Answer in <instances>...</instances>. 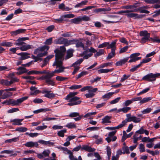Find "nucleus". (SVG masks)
I'll return each mask as SVG.
<instances>
[{
  "label": "nucleus",
  "mask_w": 160,
  "mask_h": 160,
  "mask_svg": "<svg viewBox=\"0 0 160 160\" xmlns=\"http://www.w3.org/2000/svg\"><path fill=\"white\" fill-rule=\"evenodd\" d=\"M63 62L62 61H55L53 63L52 66H56V68H58V69H55L54 71L52 72V74L53 75V77L55 73H59L63 72L64 70L66 68L62 66Z\"/></svg>",
  "instance_id": "1"
},
{
  "label": "nucleus",
  "mask_w": 160,
  "mask_h": 160,
  "mask_svg": "<svg viewBox=\"0 0 160 160\" xmlns=\"http://www.w3.org/2000/svg\"><path fill=\"white\" fill-rule=\"evenodd\" d=\"M160 76V73L153 74L152 73H149L143 77L142 80L148 82L155 81L156 80V78Z\"/></svg>",
  "instance_id": "2"
},
{
  "label": "nucleus",
  "mask_w": 160,
  "mask_h": 160,
  "mask_svg": "<svg viewBox=\"0 0 160 160\" xmlns=\"http://www.w3.org/2000/svg\"><path fill=\"white\" fill-rule=\"evenodd\" d=\"M80 98L77 97H74L69 99V102L67 104V105L69 106H74L78 105L80 104L81 101H78Z\"/></svg>",
  "instance_id": "3"
},
{
  "label": "nucleus",
  "mask_w": 160,
  "mask_h": 160,
  "mask_svg": "<svg viewBox=\"0 0 160 160\" xmlns=\"http://www.w3.org/2000/svg\"><path fill=\"white\" fill-rule=\"evenodd\" d=\"M55 53V61H62L61 59L63 58L64 54L59 50V49H56L54 50Z\"/></svg>",
  "instance_id": "4"
},
{
  "label": "nucleus",
  "mask_w": 160,
  "mask_h": 160,
  "mask_svg": "<svg viewBox=\"0 0 160 160\" xmlns=\"http://www.w3.org/2000/svg\"><path fill=\"white\" fill-rule=\"evenodd\" d=\"M74 15L72 13H69L67 14L62 15L61 16V17L60 18L55 19V22L56 23H62L63 21L64 18H71L74 17Z\"/></svg>",
  "instance_id": "5"
},
{
  "label": "nucleus",
  "mask_w": 160,
  "mask_h": 160,
  "mask_svg": "<svg viewBox=\"0 0 160 160\" xmlns=\"http://www.w3.org/2000/svg\"><path fill=\"white\" fill-rule=\"evenodd\" d=\"M68 116L70 118L76 117L74 118L76 121L80 120L83 117V115H80L79 113L78 112H71Z\"/></svg>",
  "instance_id": "6"
},
{
  "label": "nucleus",
  "mask_w": 160,
  "mask_h": 160,
  "mask_svg": "<svg viewBox=\"0 0 160 160\" xmlns=\"http://www.w3.org/2000/svg\"><path fill=\"white\" fill-rule=\"evenodd\" d=\"M51 91H48L46 90H43L42 91V93H45L44 96L49 99H52L55 97L56 94L53 93H50Z\"/></svg>",
  "instance_id": "7"
},
{
  "label": "nucleus",
  "mask_w": 160,
  "mask_h": 160,
  "mask_svg": "<svg viewBox=\"0 0 160 160\" xmlns=\"http://www.w3.org/2000/svg\"><path fill=\"white\" fill-rule=\"evenodd\" d=\"M66 38L61 37L58 38L56 39L54 41V43L56 44H64L66 46Z\"/></svg>",
  "instance_id": "8"
},
{
  "label": "nucleus",
  "mask_w": 160,
  "mask_h": 160,
  "mask_svg": "<svg viewBox=\"0 0 160 160\" xmlns=\"http://www.w3.org/2000/svg\"><path fill=\"white\" fill-rule=\"evenodd\" d=\"M17 54L19 56H21V57L19 58L21 60H25L30 58L28 55H30V54L26 52H22L17 53Z\"/></svg>",
  "instance_id": "9"
},
{
  "label": "nucleus",
  "mask_w": 160,
  "mask_h": 160,
  "mask_svg": "<svg viewBox=\"0 0 160 160\" xmlns=\"http://www.w3.org/2000/svg\"><path fill=\"white\" fill-rule=\"evenodd\" d=\"M129 58L127 57L124 58L123 59L120 60L115 63L116 66H120L125 64L128 60Z\"/></svg>",
  "instance_id": "10"
},
{
  "label": "nucleus",
  "mask_w": 160,
  "mask_h": 160,
  "mask_svg": "<svg viewBox=\"0 0 160 160\" xmlns=\"http://www.w3.org/2000/svg\"><path fill=\"white\" fill-rule=\"evenodd\" d=\"M24 145L26 147H32L35 146L36 148H38V146L37 142H33L32 141L27 142Z\"/></svg>",
  "instance_id": "11"
},
{
  "label": "nucleus",
  "mask_w": 160,
  "mask_h": 160,
  "mask_svg": "<svg viewBox=\"0 0 160 160\" xmlns=\"http://www.w3.org/2000/svg\"><path fill=\"white\" fill-rule=\"evenodd\" d=\"M26 31V29H20L15 31L11 32V34L12 36H16L19 34L24 33Z\"/></svg>",
  "instance_id": "12"
},
{
  "label": "nucleus",
  "mask_w": 160,
  "mask_h": 160,
  "mask_svg": "<svg viewBox=\"0 0 160 160\" xmlns=\"http://www.w3.org/2000/svg\"><path fill=\"white\" fill-rule=\"evenodd\" d=\"M23 119H14L13 120H11L10 122H13L12 124L14 125H21L22 123L21 122L23 120Z\"/></svg>",
  "instance_id": "13"
},
{
  "label": "nucleus",
  "mask_w": 160,
  "mask_h": 160,
  "mask_svg": "<svg viewBox=\"0 0 160 160\" xmlns=\"http://www.w3.org/2000/svg\"><path fill=\"white\" fill-rule=\"evenodd\" d=\"M12 93L10 92L5 91L3 92L2 96L0 98L5 99L7 98L12 96Z\"/></svg>",
  "instance_id": "14"
},
{
  "label": "nucleus",
  "mask_w": 160,
  "mask_h": 160,
  "mask_svg": "<svg viewBox=\"0 0 160 160\" xmlns=\"http://www.w3.org/2000/svg\"><path fill=\"white\" fill-rule=\"evenodd\" d=\"M111 10V8L108 7L107 8H97L93 10V12L96 13L100 12H106L109 11Z\"/></svg>",
  "instance_id": "15"
},
{
  "label": "nucleus",
  "mask_w": 160,
  "mask_h": 160,
  "mask_svg": "<svg viewBox=\"0 0 160 160\" xmlns=\"http://www.w3.org/2000/svg\"><path fill=\"white\" fill-rule=\"evenodd\" d=\"M85 150L89 152H93L95 150L94 148H92L91 147L87 145H83L81 147V150Z\"/></svg>",
  "instance_id": "16"
},
{
  "label": "nucleus",
  "mask_w": 160,
  "mask_h": 160,
  "mask_svg": "<svg viewBox=\"0 0 160 160\" xmlns=\"http://www.w3.org/2000/svg\"><path fill=\"white\" fill-rule=\"evenodd\" d=\"M112 117L108 115L106 116L102 119L101 123L103 124L111 123V121H110Z\"/></svg>",
  "instance_id": "17"
},
{
  "label": "nucleus",
  "mask_w": 160,
  "mask_h": 160,
  "mask_svg": "<svg viewBox=\"0 0 160 160\" xmlns=\"http://www.w3.org/2000/svg\"><path fill=\"white\" fill-rule=\"evenodd\" d=\"M38 142L43 145H48V146H53L54 143L53 142H51L50 141H46L43 140H39Z\"/></svg>",
  "instance_id": "18"
},
{
  "label": "nucleus",
  "mask_w": 160,
  "mask_h": 160,
  "mask_svg": "<svg viewBox=\"0 0 160 160\" xmlns=\"http://www.w3.org/2000/svg\"><path fill=\"white\" fill-rule=\"evenodd\" d=\"M74 50L72 49H68L67 52V55L65 57V59H67L73 56V52Z\"/></svg>",
  "instance_id": "19"
},
{
  "label": "nucleus",
  "mask_w": 160,
  "mask_h": 160,
  "mask_svg": "<svg viewBox=\"0 0 160 160\" xmlns=\"http://www.w3.org/2000/svg\"><path fill=\"white\" fill-rule=\"evenodd\" d=\"M17 70H20L19 72H17L19 75H21L24 73L28 72V70L27 69L24 67H19L17 69Z\"/></svg>",
  "instance_id": "20"
},
{
  "label": "nucleus",
  "mask_w": 160,
  "mask_h": 160,
  "mask_svg": "<svg viewBox=\"0 0 160 160\" xmlns=\"http://www.w3.org/2000/svg\"><path fill=\"white\" fill-rule=\"evenodd\" d=\"M116 42L115 41L112 42L110 44L109 43V45L107 46V49H109L111 48V51L113 49L114 50V51H115V50L116 48Z\"/></svg>",
  "instance_id": "21"
},
{
  "label": "nucleus",
  "mask_w": 160,
  "mask_h": 160,
  "mask_svg": "<svg viewBox=\"0 0 160 160\" xmlns=\"http://www.w3.org/2000/svg\"><path fill=\"white\" fill-rule=\"evenodd\" d=\"M78 41V40L77 39H73L70 40H68L67 39L66 46H68L71 44H76V42H77Z\"/></svg>",
  "instance_id": "22"
},
{
  "label": "nucleus",
  "mask_w": 160,
  "mask_h": 160,
  "mask_svg": "<svg viewBox=\"0 0 160 160\" xmlns=\"http://www.w3.org/2000/svg\"><path fill=\"white\" fill-rule=\"evenodd\" d=\"M78 93V92H70L67 96L65 99L66 100H68L71 98L75 97V96L77 95Z\"/></svg>",
  "instance_id": "23"
},
{
  "label": "nucleus",
  "mask_w": 160,
  "mask_h": 160,
  "mask_svg": "<svg viewBox=\"0 0 160 160\" xmlns=\"http://www.w3.org/2000/svg\"><path fill=\"white\" fill-rule=\"evenodd\" d=\"M114 70L113 68L109 69H101L98 71V72L100 73H107L109 72H112Z\"/></svg>",
  "instance_id": "24"
},
{
  "label": "nucleus",
  "mask_w": 160,
  "mask_h": 160,
  "mask_svg": "<svg viewBox=\"0 0 160 160\" xmlns=\"http://www.w3.org/2000/svg\"><path fill=\"white\" fill-rule=\"evenodd\" d=\"M13 43L8 42H2L1 43V45L2 46L11 47L12 46Z\"/></svg>",
  "instance_id": "25"
},
{
  "label": "nucleus",
  "mask_w": 160,
  "mask_h": 160,
  "mask_svg": "<svg viewBox=\"0 0 160 160\" xmlns=\"http://www.w3.org/2000/svg\"><path fill=\"white\" fill-rule=\"evenodd\" d=\"M135 116H132L129 117V118H127L125 119V120L123 121V122H124V123L125 125L126 124V123L128 122H130L132 121L133 122H135L136 121H134V119L135 118Z\"/></svg>",
  "instance_id": "26"
},
{
  "label": "nucleus",
  "mask_w": 160,
  "mask_h": 160,
  "mask_svg": "<svg viewBox=\"0 0 160 160\" xmlns=\"http://www.w3.org/2000/svg\"><path fill=\"white\" fill-rule=\"evenodd\" d=\"M53 77V75L52 73H50L49 74H46L45 76H42L41 77L39 78L41 80H45V81L47 79L49 78H51Z\"/></svg>",
  "instance_id": "27"
},
{
  "label": "nucleus",
  "mask_w": 160,
  "mask_h": 160,
  "mask_svg": "<svg viewBox=\"0 0 160 160\" xmlns=\"http://www.w3.org/2000/svg\"><path fill=\"white\" fill-rule=\"evenodd\" d=\"M28 98V96H25L17 99L16 100V102L18 103V105L20 103H21L24 101L27 100Z\"/></svg>",
  "instance_id": "28"
},
{
  "label": "nucleus",
  "mask_w": 160,
  "mask_h": 160,
  "mask_svg": "<svg viewBox=\"0 0 160 160\" xmlns=\"http://www.w3.org/2000/svg\"><path fill=\"white\" fill-rule=\"evenodd\" d=\"M51 78H49L45 80V82L48 85L54 86L55 85V82L51 79Z\"/></svg>",
  "instance_id": "29"
},
{
  "label": "nucleus",
  "mask_w": 160,
  "mask_h": 160,
  "mask_svg": "<svg viewBox=\"0 0 160 160\" xmlns=\"http://www.w3.org/2000/svg\"><path fill=\"white\" fill-rule=\"evenodd\" d=\"M116 55V53L115 51H114V50L112 49L110 53L108 54V57L106 58L107 60L110 59L112 58L113 57H114Z\"/></svg>",
  "instance_id": "30"
},
{
  "label": "nucleus",
  "mask_w": 160,
  "mask_h": 160,
  "mask_svg": "<svg viewBox=\"0 0 160 160\" xmlns=\"http://www.w3.org/2000/svg\"><path fill=\"white\" fill-rule=\"evenodd\" d=\"M20 49L22 51H26L31 48V46L29 45H22Z\"/></svg>",
  "instance_id": "31"
},
{
  "label": "nucleus",
  "mask_w": 160,
  "mask_h": 160,
  "mask_svg": "<svg viewBox=\"0 0 160 160\" xmlns=\"http://www.w3.org/2000/svg\"><path fill=\"white\" fill-rule=\"evenodd\" d=\"M152 98L150 97L144 98H143L142 99H141V100L139 102V103L141 104L144 103L148 102Z\"/></svg>",
  "instance_id": "32"
},
{
  "label": "nucleus",
  "mask_w": 160,
  "mask_h": 160,
  "mask_svg": "<svg viewBox=\"0 0 160 160\" xmlns=\"http://www.w3.org/2000/svg\"><path fill=\"white\" fill-rule=\"evenodd\" d=\"M19 140V138L18 137H15V138H12L9 139H7L5 141V142L7 143H11V142H16Z\"/></svg>",
  "instance_id": "33"
},
{
  "label": "nucleus",
  "mask_w": 160,
  "mask_h": 160,
  "mask_svg": "<svg viewBox=\"0 0 160 160\" xmlns=\"http://www.w3.org/2000/svg\"><path fill=\"white\" fill-rule=\"evenodd\" d=\"M114 93V92H109L106 93L102 96L103 98H107V99L109 98Z\"/></svg>",
  "instance_id": "34"
},
{
  "label": "nucleus",
  "mask_w": 160,
  "mask_h": 160,
  "mask_svg": "<svg viewBox=\"0 0 160 160\" xmlns=\"http://www.w3.org/2000/svg\"><path fill=\"white\" fill-rule=\"evenodd\" d=\"M104 50L103 49H100L98 52H96V53L94 54V57L97 58L104 54Z\"/></svg>",
  "instance_id": "35"
},
{
  "label": "nucleus",
  "mask_w": 160,
  "mask_h": 160,
  "mask_svg": "<svg viewBox=\"0 0 160 160\" xmlns=\"http://www.w3.org/2000/svg\"><path fill=\"white\" fill-rule=\"evenodd\" d=\"M88 74V73L86 71H82L79 74H78L77 76L75 78L76 80L78 79L82 76Z\"/></svg>",
  "instance_id": "36"
},
{
  "label": "nucleus",
  "mask_w": 160,
  "mask_h": 160,
  "mask_svg": "<svg viewBox=\"0 0 160 160\" xmlns=\"http://www.w3.org/2000/svg\"><path fill=\"white\" fill-rule=\"evenodd\" d=\"M69 157L70 160H82L81 156H79L78 157V159H77V158L74 157L73 153L71 155H69Z\"/></svg>",
  "instance_id": "37"
},
{
  "label": "nucleus",
  "mask_w": 160,
  "mask_h": 160,
  "mask_svg": "<svg viewBox=\"0 0 160 160\" xmlns=\"http://www.w3.org/2000/svg\"><path fill=\"white\" fill-rule=\"evenodd\" d=\"M80 21L81 20L80 16L71 20V22L75 24H78Z\"/></svg>",
  "instance_id": "38"
},
{
  "label": "nucleus",
  "mask_w": 160,
  "mask_h": 160,
  "mask_svg": "<svg viewBox=\"0 0 160 160\" xmlns=\"http://www.w3.org/2000/svg\"><path fill=\"white\" fill-rule=\"evenodd\" d=\"M122 149L123 151V154H125V153L128 154L130 153L129 149L128 147L127 146H123L122 148Z\"/></svg>",
  "instance_id": "39"
},
{
  "label": "nucleus",
  "mask_w": 160,
  "mask_h": 160,
  "mask_svg": "<svg viewBox=\"0 0 160 160\" xmlns=\"http://www.w3.org/2000/svg\"><path fill=\"white\" fill-rule=\"evenodd\" d=\"M66 127L69 128H76L77 127L76 125L72 122L67 124Z\"/></svg>",
  "instance_id": "40"
},
{
  "label": "nucleus",
  "mask_w": 160,
  "mask_h": 160,
  "mask_svg": "<svg viewBox=\"0 0 160 160\" xmlns=\"http://www.w3.org/2000/svg\"><path fill=\"white\" fill-rule=\"evenodd\" d=\"M56 80L57 81L62 82L66 80H68V78L57 76L56 77Z\"/></svg>",
  "instance_id": "41"
},
{
  "label": "nucleus",
  "mask_w": 160,
  "mask_h": 160,
  "mask_svg": "<svg viewBox=\"0 0 160 160\" xmlns=\"http://www.w3.org/2000/svg\"><path fill=\"white\" fill-rule=\"evenodd\" d=\"M150 35L145 36L142 38L141 40V42L142 43H145L147 41H150L149 38H150Z\"/></svg>",
  "instance_id": "42"
},
{
  "label": "nucleus",
  "mask_w": 160,
  "mask_h": 160,
  "mask_svg": "<svg viewBox=\"0 0 160 160\" xmlns=\"http://www.w3.org/2000/svg\"><path fill=\"white\" fill-rule=\"evenodd\" d=\"M83 61V59L81 58L72 64V66L73 67H76L78 65L81 64Z\"/></svg>",
  "instance_id": "43"
},
{
  "label": "nucleus",
  "mask_w": 160,
  "mask_h": 160,
  "mask_svg": "<svg viewBox=\"0 0 160 160\" xmlns=\"http://www.w3.org/2000/svg\"><path fill=\"white\" fill-rule=\"evenodd\" d=\"M66 132L67 130L66 129H63L58 131L57 134L59 136L63 137L64 136V133Z\"/></svg>",
  "instance_id": "44"
},
{
  "label": "nucleus",
  "mask_w": 160,
  "mask_h": 160,
  "mask_svg": "<svg viewBox=\"0 0 160 160\" xmlns=\"http://www.w3.org/2000/svg\"><path fill=\"white\" fill-rule=\"evenodd\" d=\"M139 34L140 36L145 37V36L150 35V33H148L146 30L142 31L140 32Z\"/></svg>",
  "instance_id": "45"
},
{
  "label": "nucleus",
  "mask_w": 160,
  "mask_h": 160,
  "mask_svg": "<svg viewBox=\"0 0 160 160\" xmlns=\"http://www.w3.org/2000/svg\"><path fill=\"white\" fill-rule=\"evenodd\" d=\"M145 2L147 3L154 4L160 2V0H144Z\"/></svg>",
  "instance_id": "46"
},
{
  "label": "nucleus",
  "mask_w": 160,
  "mask_h": 160,
  "mask_svg": "<svg viewBox=\"0 0 160 160\" xmlns=\"http://www.w3.org/2000/svg\"><path fill=\"white\" fill-rule=\"evenodd\" d=\"M113 63V62H108L107 63H104L103 64H101L99 68H103L105 67H107L108 66H110Z\"/></svg>",
  "instance_id": "47"
},
{
  "label": "nucleus",
  "mask_w": 160,
  "mask_h": 160,
  "mask_svg": "<svg viewBox=\"0 0 160 160\" xmlns=\"http://www.w3.org/2000/svg\"><path fill=\"white\" fill-rule=\"evenodd\" d=\"M52 42V38H50L48 39H47L44 42V43L47 45H51Z\"/></svg>",
  "instance_id": "48"
},
{
  "label": "nucleus",
  "mask_w": 160,
  "mask_h": 160,
  "mask_svg": "<svg viewBox=\"0 0 160 160\" xmlns=\"http://www.w3.org/2000/svg\"><path fill=\"white\" fill-rule=\"evenodd\" d=\"M76 47L77 48L81 47L83 48H84V45L82 42H80L78 40L76 43Z\"/></svg>",
  "instance_id": "49"
},
{
  "label": "nucleus",
  "mask_w": 160,
  "mask_h": 160,
  "mask_svg": "<svg viewBox=\"0 0 160 160\" xmlns=\"http://www.w3.org/2000/svg\"><path fill=\"white\" fill-rule=\"evenodd\" d=\"M141 64H139L138 65H137V66H132V67H133L132 68L130 69V71L131 72H134L136 70H137V69L140 67H141Z\"/></svg>",
  "instance_id": "50"
},
{
  "label": "nucleus",
  "mask_w": 160,
  "mask_h": 160,
  "mask_svg": "<svg viewBox=\"0 0 160 160\" xmlns=\"http://www.w3.org/2000/svg\"><path fill=\"white\" fill-rule=\"evenodd\" d=\"M39 48L41 51H44L45 50H46V51H47L49 50L50 47L48 46L44 45L42 47H39Z\"/></svg>",
  "instance_id": "51"
},
{
  "label": "nucleus",
  "mask_w": 160,
  "mask_h": 160,
  "mask_svg": "<svg viewBox=\"0 0 160 160\" xmlns=\"http://www.w3.org/2000/svg\"><path fill=\"white\" fill-rule=\"evenodd\" d=\"M81 21H89L90 20V18L86 15H84V16L82 17L80 16Z\"/></svg>",
  "instance_id": "52"
},
{
  "label": "nucleus",
  "mask_w": 160,
  "mask_h": 160,
  "mask_svg": "<svg viewBox=\"0 0 160 160\" xmlns=\"http://www.w3.org/2000/svg\"><path fill=\"white\" fill-rule=\"evenodd\" d=\"M50 152L48 149L44 150L42 152V154L43 157H49Z\"/></svg>",
  "instance_id": "53"
},
{
  "label": "nucleus",
  "mask_w": 160,
  "mask_h": 160,
  "mask_svg": "<svg viewBox=\"0 0 160 160\" xmlns=\"http://www.w3.org/2000/svg\"><path fill=\"white\" fill-rule=\"evenodd\" d=\"M117 139V137L116 136H114L113 137L112 139H111V138L108 137L105 138V140L107 141L108 143H110L111 141H116V140Z\"/></svg>",
  "instance_id": "54"
},
{
  "label": "nucleus",
  "mask_w": 160,
  "mask_h": 160,
  "mask_svg": "<svg viewBox=\"0 0 160 160\" xmlns=\"http://www.w3.org/2000/svg\"><path fill=\"white\" fill-rule=\"evenodd\" d=\"M97 112H92L88 113L85 114L83 117L85 118H90L91 116L93 115H95L97 114Z\"/></svg>",
  "instance_id": "55"
},
{
  "label": "nucleus",
  "mask_w": 160,
  "mask_h": 160,
  "mask_svg": "<svg viewBox=\"0 0 160 160\" xmlns=\"http://www.w3.org/2000/svg\"><path fill=\"white\" fill-rule=\"evenodd\" d=\"M82 87V86L81 85H73L69 87L70 89H76L80 88Z\"/></svg>",
  "instance_id": "56"
},
{
  "label": "nucleus",
  "mask_w": 160,
  "mask_h": 160,
  "mask_svg": "<svg viewBox=\"0 0 160 160\" xmlns=\"http://www.w3.org/2000/svg\"><path fill=\"white\" fill-rule=\"evenodd\" d=\"M107 153L108 159H109L111 156V149L110 147L107 146Z\"/></svg>",
  "instance_id": "57"
},
{
  "label": "nucleus",
  "mask_w": 160,
  "mask_h": 160,
  "mask_svg": "<svg viewBox=\"0 0 160 160\" xmlns=\"http://www.w3.org/2000/svg\"><path fill=\"white\" fill-rule=\"evenodd\" d=\"M152 110V109L150 108H148L146 109L143 110L142 112V114H145L149 113Z\"/></svg>",
  "instance_id": "58"
},
{
  "label": "nucleus",
  "mask_w": 160,
  "mask_h": 160,
  "mask_svg": "<svg viewBox=\"0 0 160 160\" xmlns=\"http://www.w3.org/2000/svg\"><path fill=\"white\" fill-rule=\"evenodd\" d=\"M138 15V14L134 13H129L126 14V15L129 18H132L135 17V18L136 17L137 15Z\"/></svg>",
  "instance_id": "59"
},
{
  "label": "nucleus",
  "mask_w": 160,
  "mask_h": 160,
  "mask_svg": "<svg viewBox=\"0 0 160 160\" xmlns=\"http://www.w3.org/2000/svg\"><path fill=\"white\" fill-rule=\"evenodd\" d=\"M19 110V109L18 108H13L8 110V113H12L17 112Z\"/></svg>",
  "instance_id": "60"
},
{
  "label": "nucleus",
  "mask_w": 160,
  "mask_h": 160,
  "mask_svg": "<svg viewBox=\"0 0 160 160\" xmlns=\"http://www.w3.org/2000/svg\"><path fill=\"white\" fill-rule=\"evenodd\" d=\"M140 152H144L145 151V147L143 144L140 143L139 144Z\"/></svg>",
  "instance_id": "61"
},
{
  "label": "nucleus",
  "mask_w": 160,
  "mask_h": 160,
  "mask_svg": "<svg viewBox=\"0 0 160 160\" xmlns=\"http://www.w3.org/2000/svg\"><path fill=\"white\" fill-rule=\"evenodd\" d=\"M27 74L28 75H33V74H38V71L36 70H31L29 71H28L27 72Z\"/></svg>",
  "instance_id": "62"
},
{
  "label": "nucleus",
  "mask_w": 160,
  "mask_h": 160,
  "mask_svg": "<svg viewBox=\"0 0 160 160\" xmlns=\"http://www.w3.org/2000/svg\"><path fill=\"white\" fill-rule=\"evenodd\" d=\"M47 128V126L46 125L41 126L37 127L35 129L38 130H42L46 129Z\"/></svg>",
  "instance_id": "63"
},
{
  "label": "nucleus",
  "mask_w": 160,
  "mask_h": 160,
  "mask_svg": "<svg viewBox=\"0 0 160 160\" xmlns=\"http://www.w3.org/2000/svg\"><path fill=\"white\" fill-rule=\"evenodd\" d=\"M120 99L121 98L120 97L117 98L111 101L110 102V103L112 104L116 103L119 101Z\"/></svg>",
  "instance_id": "64"
}]
</instances>
